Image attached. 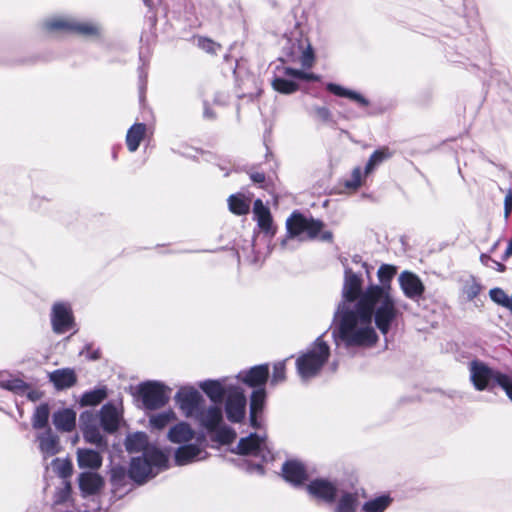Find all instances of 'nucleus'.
Masks as SVG:
<instances>
[{
  "label": "nucleus",
  "mask_w": 512,
  "mask_h": 512,
  "mask_svg": "<svg viewBox=\"0 0 512 512\" xmlns=\"http://www.w3.org/2000/svg\"><path fill=\"white\" fill-rule=\"evenodd\" d=\"M252 471H256L259 474H263L264 473V469H263V466L261 464L253 465L252 466Z\"/></svg>",
  "instance_id": "nucleus-59"
},
{
  "label": "nucleus",
  "mask_w": 512,
  "mask_h": 512,
  "mask_svg": "<svg viewBox=\"0 0 512 512\" xmlns=\"http://www.w3.org/2000/svg\"><path fill=\"white\" fill-rule=\"evenodd\" d=\"M213 432L215 433L213 439L221 444H230L236 438V432L225 425L220 424Z\"/></svg>",
  "instance_id": "nucleus-42"
},
{
  "label": "nucleus",
  "mask_w": 512,
  "mask_h": 512,
  "mask_svg": "<svg viewBox=\"0 0 512 512\" xmlns=\"http://www.w3.org/2000/svg\"><path fill=\"white\" fill-rule=\"evenodd\" d=\"M512 211V191L509 190L504 198V218L508 219Z\"/></svg>",
  "instance_id": "nucleus-54"
},
{
  "label": "nucleus",
  "mask_w": 512,
  "mask_h": 512,
  "mask_svg": "<svg viewBox=\"0 0 512 512\" xmlns=\"http://www.w3.org/2000/svg\"><path fill=\"white\" fill-rule=\"evenodd\" d=\"M80 428L86 442L98 448H106L107 442L96 425V418L92 412H83L79 417Z\"/></svg>",
  "instance_id": "nucleus-11"
},
{
  "label": "nucleus",
  "mask_w": 512,
  "mask_h": 512,
  "mask_svg": "<svg viewBox=\"0 0 512 512\" xmlns=\"http://www.w3.org/2000/svg\"><path fill=\"white\" fill-rule=\"evenodd\" d=\"M498 268H499L500 270H503V269H504V265H502V264H499V263H498Z\"/></svg>",
  "instance_id": "nucleus-62"
},
{
  "label": "nucleus",
  "mask_w": 512,
  "mask_h": 512,
  "mask_svg": "<svg viewBox=\"0 0 512 512\" xmlns=\"http://www.w3.org/2000/svg\"><path fill=\"white\" fill-rule=\"evenodd\" d=\"M51 324L56 334H63L74 325L71 305L67 302H55L51 308Z\"/></svg>",
  "instance_id": "nucleus-9"
},
{
  "label": "nucleus",
  "mask_w": 512,
  "mask_h": 512,
  "mask_svg": "<svg viewBox=\"0 0 512 512\" xmlns=\"http://www.w3.org/2000/svg\"><path fill=\"white\" fill-rule=\"evenodd\" d=\"M392 498L389 495H381L366 501L362 505L361 512H384L391 504Z\"/></svg>",
  "instance_id": "nucleus-37"
},
{
  "label": "nucleus",
  "mask_w": 512,
  "mask_h": 512,
  "mask_svg": "<svg viewBox=\"0 0 512 512\" xmlns=\"http://www.w3.org/2000/svg\"><path fill=\"white\" fill-rule=\"evenodd\" d=\"M49 380L56 389L62 390L72 387L76 383V375L72 369L63 368L54 370L49 374Z\"/></svg>",
  "instance_id": "nucleus-27"
},
{
  "label": "nucleus",
  "mask_w": 512,
  "mask_h": 512,
  "mask_svg": "<svg viewBox=\"0 0 512 512\" xmlns=\"http://www.w3.org/2000/svg\"><path fill=\"white\" fill-rule=\"evenodd\" d=\"M195 418L203 428L212 432L223 422L222 409L216 405L205 409L200 408Z\"/></svg>",
  "instance_id": "nucleus-17"
},
{
  "label": "nucleus",
  "mask_w": 512,
  "mask_h": 512,
  "mask_svg": "<svg viewBox=\"0 0 512 512\" xmlns=\"http://www.w3.org/2000/svg\"><path fill=\"white\" fill-rule=\"evenodd\" d=\"M107 397L106 388H98L85 392L80 400L81 406H96Z\"/></svg>",
  "instance_id": "nucleus-38"
},
{
  "label": "nucleus",
  "mask_w": 512,
  "mask_h": 512,
  "mask_svg": "<svg viewBox=\"0 0 512 512\" xmlns=\"http://www.w3.org/2000/svg\"><path fill=\"white\" fill-rule=\"evenodd\" d=\"M39 448L44 457H51L57 454L60 450L59 439L54 435L51 430L40 434L38 436Z\"/></svg>",
  "instance_id": "nucleus-30"
},
{
  "label": "nucleus",
  "mask_w": 512,
  "mask_h": 512,
  "mask_svg": "<svg viewBox=\"0 0 512 512\" xmlns=\"http://www.w3.org/2000/svg\"><path fill=\"white\" fill-rule=\"evenodd\" d=\"M198 46L207 53L216 54L220 49V45L208 38H199Z\"/></svg>",
  "instance_id": "nucleus-50"
},
{
  "label": "nucleus",
  "mask_w": 512,
  "mask_h": 512,
  "mask_svg": "<svg viewBox=\"0 0 512 512\" xmlns=\"http://www.w3.org/2000/svg\"><path fill=\"white\" fill-rule=\"evenodd\" d=\"M236 449V453L239 455H250L261 457L263 460L266 459V441L256 433H251L249 436L241 438Z\"/></svg>",
  "instance_id": "nucleus-15"
},
{
  "label": "nucleus",
  "mask_w": 512,
  "mask_h": 512,
  "mask_svg": "<svg viewBox=\"0 0 512 512\" xmlns=\"http://www.w3.org/2000/svg\"><path fill=\"white\" fill-rule=\"evenodd\" d=\"M178 408L185 417H195L201 408L203 397L198 390L191 386L181 387L174 396Z\"/></svg>",
  "instance_id": "nucleus-8"
},
{
  "label": "nucleus",
  "mask_w": 512,
  "mask_h": 512,
  "mask_svg": "<svg viewBox=\"0 0 512 512\" xmlns=\"http://www.w3.org/2000/svg\"><path fill=\"white\" fill-rule=\"evenodd\" d=\"M498 386L501 387L512 402V379L504 374L498 378Z\"/></svg>",
  "instance_id": "nucleus-52"
},
{
  "label": "nucleus",
  "mask_w": 512,
  "mask_h": 512,
  "mask_svg": "<svg viewBox=\"0 0 512 512\" xmlns=\"http://www.w3.org/2000/svg\"><path fill=\"white\" fill-rule=\"evenodd\" d=\"M126 450L130 453L134 452H145V450L150 448H156L152 446L148 442V436L144 432H136L134 434L128 435L125 440Z\"/></svg>",
  "instance_id": "nucleus-31"
},
{
  "label": "nucleus",
  "mask_w": 512,
  "mask_h": 512,
  "mask_svg": "<svg viewBox=\"0 0 512 512\" xmlns=\"http://www.w3.org/2000/svg\"><path fill=\"white\" fill-rule=\"evenodd\" d=\"M361 169L356 167L352 171L351 179L345 182V186L350 189H357L361 185Z\"/></svg>",
  "instance_id": "nucleus-51"
},
{
  "label": "nucleus",
  "mask_w": 512,
  "mask_h": 512,
  "mask_svg": "<svg viewBox=\"0 0 512 512\" xmlns=\"http://www.w3.org/2000/svg\"><path fill=\"white\" fill-rule=\"evenodd\" d=\"M120 418V412L114 404L107 403L102 406L100 410V423L106 432H115L119 427Z\"/></svg>",
  "instance_id": "nucleus-20"
},
{
  "label": "nucleus",
  "mask_w": 512,
  "mask_h": 512,
  "mask_svg": "<svg viewBox=\"0 0 512 512\" xmlns=\"http://www.w3.org/2000/svg\"><path fill=\"white\" fill-rule=\"evenodd\" d=\"M481 291V285L474 277H470L463 286V293L467 296L468 300H473Z\"/></svg>",
  "instance_id": "nucleus-45"
},
{
  "label": "nucleus",
  "mask_w": 512,
  "mask_h": 512,
  "mask_svg": "<svg viewBox=\"0 0 512 512\" xmlns=\"http://www.w3.org/2000/svg\"><path fill=\"white\" fill-rule=\"evenodd\" d=\"M289 57L291 61L298 60L301 65L306 68L311 67L314 61L313 50L307 41H298L293 44Z\"/></svg>",
  "instance_id": "nucleus-22"
},
{
  "label": "nucleus",
  "mask_w": 512,
  "mask_h": 512,
  "mask_svg": "<svg viewBox=\"0 0 512 512\" xmlns=\"http://www.w3.org/2000/svg\"><path fill=\"white\" fill-rule=\"evenodd\" d=\"M180 154L184 156H191L190 149L186 148L185 151H178Z\"/></svg>",
  "instance_id": "nucleus-61"
},
{
  "label": "nucleus",
  "mask_w": 512,
  "mask_h": 512,
  "mask_svg": "<svg viewBox=\"0 0 512 512\" xmlns=\"http://www.w3.org/2000/svg\"><path fill=\"white\" fill-rule=\"evenodd\" d=\"M307 493L315 500L326 504L334 503L339 495L337 481L328 478H315L306 485Z\"/></svg>",
  "instance_id": "nucleus-7"
},
{
  "label": "nucleus",
  "mask_w": 512,
  "mask_h": 512,
  "mask_svg": "<svg viewBox=\"0 0 512 512\" xmlns=\"http://www.w3.org/2000/svg\"><path fill=\"white\" fill-rule=\"evenodd\" d=\"M53 471L61 478H67L72 474V464L67 459L56 458L51 462Z\"/></svg>",
  "instance_id": "nucleus-44"
},
{
  "label": "nucleus",
  "mask_w": 512,
  "mask_h": 512,
  "mask_svg": "<svg viewBox=\"0 0 512 512\" xmlns=\"http://www.w3.org/2000/svg\"><path fill=\"white\" fill-rule=\"evenodd\" d=\"M52 419L56 429L63 432H71L76 426V413L70 408L54 412Z\"/></svg>",
  "instance_id": "nucleus-24"
},
{
  "label": "nucleus",
  "mask_w": 512,
  "mask_h": 512,
  "mask_svg": "<svg viewBox=\"0 0 512 512\" xmlns=\"http://www.w3.org/2000/svg\"><path fill=\"white\" fill-rule=\"evenodd\" d=\"M50 415V409L48 404L43 403L39 405L33 414L32 418V426L35 429L45 428L48 424V419Z\"/></svg>",
  "instance_id": "nucleus-40"
},
{
  "label": "nucleus",
  "mask_w": 512,
  "mask_h": 512,
  "mask_svg": "<svg viewBox=\"0 0 512 512\" xmlns=\"http://www.w3.org/2000/svg\"><path fill=\"white\" fill-rule=\"evenodd\" d=\"M204 116L207 117V118H212L213 114H212V112L208 108H205Z\"/></svg>",
  "instance_id": "nucleus-60"
},
{
  "label": "nucleus",
  "mask_w": 512,
  "mask_h": 512,
  "mask_svg": "<svg viewBox=\"0 0 512 512\" xmlns=\"http://www.w3.org/2000/svg\"><path fill=\"white\" fill-rule=\"evenodd\" d=\"M326 89L336 96L349 98V99L357 102L361 106L369 105V100L366 99L363 95H361L360 93H358L356 91L349 90L341 85H338L335 83H328L326 85Z\"/></svg>",
  "instance_id": "nucleus-33"
},
{
  "label": "nucleus",
  "mask_w": 512,
  "mask_h": 512,
  "mask_svg": "<svg viewBox=\"0 0 512 512\" xmlns=\"http://www.w3.org/2000/svg\"><path fill=\"white\" fill-rule=\"evenodd\" d=\"M253 213L259 228L265 233H275L270 210L263 204L261 199L254 202Z\"/></svg>",
  "instance_id": "nucleus-21"
},
{
  "label": "nucleus",
  "mask_w": 512,
  "mask_h": 512,
  "mask_svg": "<svg viewBox=\"0 0 512 512\" xmlns=\"http://www.w3.org/2000/svg\"><path fill=\"white\" fill-rule=\"evenodd\" d=\"M284 479L294 486L302 485L308 478L304 464L298 460H288L282 466Z\"/></svg>",
  "instance_id": "nucleus-16"
},
{
  "label": "nucleus",
  "mask_w": 512,
  "mask_h": 512,
  "mask_svg": "<svg viewBox=\"0 0 512 512\" xmlns=\"http://www.w3.org/2000/svg\"><path fill=\"white\" fill-rule=\"evenodd\" d=\"M324 223L319 219L305 217L299 212H293L286 220L287 235L281 241V248L286 249L290 239H315L322 231Z\"/></svg>",
  "instance_id": "nucleus-4"
},
{
  "label": "nucleus",
  "mask_w": 512,
  "mask_h": 512,
  "mask_svg": "<svg viewBox=\"0 0 512 512\" xmlns=\"http://www.w3.org/2000/svg\"><path fill=\"white\" fill-rule=\"evenodd\" d=\"M68 503H72L70 499V485L65 484L64 487L56 492L53 505H67Z\"/></svg>",
  "instance_id": "nucleus-49"
},
{
  "label": "nucleus",
  "mask_w": 512,
  "mask_h": 512,
  "mask_svg": "<svg viewBox=\"0 0 512 512\" xmlns=\"http://www.w3.org/2000/svg\"><path fill=\"white\" fill-rule=\"evenodd\" d=\"M269 376V367L267 364L257 365L248 371H242L237 378L250 387H261L266 383Z\"/></svg>",
  "instance_id": "nucleus-18"
},
{
  "label": "nucleus",
  "mask_w": 512,
  "mask_h": 512,
  "mask_svg": "<svg viewBox=\"0 0 512 512\" xmlns=\"http://www.w3.org/2000/svg\"><path fill=\"white\" fill-rule=\"evenodd\" d=\"M398 282L403 294L411 300L420 299L425 291L422 280L413 272L407 270L401 272Z\"/></svg>",
  "instance_id": "nucleus-13"
},
{
  "label": "nucleus",
  "mask_w": 512,
  "mask_h": 512,
  "mask_svg": "<svg viewBox=\"0 0 512 512\" xmlns=\"http://www.w3.org/2000/svg\"><path fill=\"white\" fill-rule=\"evenodd\" d=\"M229 210L236 215H245L249 212L250 205L243 195H230L228 198Z\"/></svg>",
  "instance_id": "nucleus-39"
},
{
  "label": "nucleus",
  "mask_w": 512,
  "mask_h": 512,
  "mask_svg": "<svg viewBox=\"0 0 512 512\" xmlns=\"http://www.w3.org/2000/svg\"><path fill=\"white\" fill-rule=\"evenodd\" d=\"M236 386L237 385L230 382L228 378L205 380L199 383L200 389L214 404L222 403L224 396H228L230 391Z\"/></svg>",
  "instance_id": "nucleus-12"
},
{
  "label": "nucleus",
  "mask_w": 512,
  "mask_h": 512,
  "mask_svg": "<svg viewBox=\"0 0 512 512\" xmlns=\"http://www.w3.org/2000/svg\"><path fill=\"white\" fill-rule=\"evenodd\" d=\"M359 497L355 492L344 491L336 499L332 512H357Z\"/></svg>",
  "instance_id": "nucleus-28"
},
{
  "label": "nucleus",
  "mask_w": 512,
  "mask_h": 512,
  "mask_svg": "<svg viewBox=\"0 0 512 512\" xmlns=\"http://www.w3.org/2000/svg\"><path fill=\"white\" fill-rule=\"evenodd\" d=\"M102 461V456L95 450L87 448L77 450V464L81 469L97 470L101 467Z\"/></svg>",
  "instance_id": "nucleus-23"
},
{
  "label": "nucleus",
  "mask_w": 512,
  "mask_h": 512,
  "mask_svg": "<svg viewBox=\"0 0 512 512\" xmlns=\"http://www.w3.org/2000/svg\"><path fill=\"white\" fill-rule=\"evenodd\" d=\"M146 133V125L143 123H136L132 125L126 134V144L130 152H135Z\"/></svg>",
  "instance_id": "nucleus-34"
},
{
  "label": "nucleus",
  "mask_w": 512,
  "mask_h": 512,
  "mask_svg": "<svg viewBox=\"0 0 512 512\" xmlns=\"http://www.w3.org/2000/svg\"><path fill=\"white\" fill-rule=\"evenodd\" d=\"M54 512H74L75 506L73 503H68L67 505H53Z\"/></svg>",
  "instance_id": "nucleus-56"
},
{
  "label": "nucleus",
  "mask_w": 512,
  "mask_h": 512,
  "mask_svg": "<svg viewBox=\"0 0 512 512\" xmlns=\"http://www.w3.org/2000/svg\"><path fill=\"white\" fill-rule=\"evenodd\" d=\"M313 114L318 120H320L322 122H329L331 119V112L325 106L313 107Z\"/></svg>",
  "instance_id": "nucleus-53"
},
{
  "label": "nucleus",
  "mask_w": 512,
  "mask_h": 512,
  "mask_svg": "<svg viewBox=\"0 0 512 512\" xmlns=\"http://www.w3.org/2000/svg\"><path fill=\"white\" fill-rule=\"evenodd\" d=\"M24 382L21 380H13L5 383L3 387H5L8 390L12 391H18L24 388Z\"/></svg>",
  "instance_id": "nucleus-55"
},
{
  "label": "nucleus",
  "mask_w": 512,
  "mask_h": 512,
  "mask_svg": "<svg viewBox=\"0 0 512 512\" xmlns=\"http://www.w3.org/2000/svg\"><path fill=\"white\" fill-rule=\"evenodd\" d=\"M167 456L158 448L145 450L142 456L134 457L130 463V477L137 484H143L167 467Z\"/></svg>",
  "instance_id": "nucleus-3"
},
{
  "label": "nucleus",
  "mask_w": 512,
  "mask_h": 512,
  "mask_svg": "<svg viewBox=\"0 0 512 512\" xmlns=\"http://www.w3.org/2000/svg\"><path fill=\"white\" fill-rule=\"evenodd\" d=\"M353 262L360 269L344 267L341 300L334 312L332 336L338 348H370L379 340L373 322L385 336L400 313L390 285L396 268L382 264L377 271L380 285L371 284L364 288L363 273L369 272L368 265L359 256H354Z\"/></svg>",
  "instance_id": "nucleus-1"
},
{
  "label": "nucleus",
  "mask_w": 512,
  "mask_h": 512,
  "mask_svg": "<svg viewBox=\"0 0 512 512\" xmlns=\"http://www.w3.org/2000/svg\"><path fill=\"white\" fill-rule=\"evenodd\" d=\"M74 17L52 16L46 18L42 26L48 32H69L71 33Z\"/></svg>",
  "instance_id": "nucleus-29"
},
{
  "label": "nucleus",
  "mask_w": 512,
  "mask_h": 512,
  "mask_svg": "<svg viewBox=\"0 0 512 512\" xmlns=\"http://www.w3.org/2000/svg\"><path fill=\"white\" fill-rule=\"evenodd\" d=\"M170 389L157 381H148L139 386V394L146 409L156 410L169 401Z\"/></svg>",
  "instance_id": "nucleus-5"
},
{
  "label": "nucleus",
  "mask_w": 512,
  "mask_h": 512,
  "mask_svg": "<svg viewBox=\"0 0 512 512\" xmlns=\"http://www.w3.org/2000/svg\"><path fill=\"white\" fill-rule=\"evenodd\" d=\"M130 472L127 474L123 466L115 465L110 470L111 491L115 498L120 499L132 489Z\"/></svg>",
  "instance_id": "nucleus-14"
},
{
  "label": "nucleus",
  "mask_w": 512,
  "mask_h": 512,
  "mask_svg": "<svg viewBox=\"0 0 512 512\" xmlns=\"http://www.w3.org/2000/svg\"><path fill=\"white\" fill-rule=\"evenodd\" d=\"M71 33L84 37H98L101 33V26L96 22L80 21L74 18Z\"/></svg>",
  "instance_id": "nucleus-32"
},
{
  "label": "nucleus",
  "mask_w": 512,
  "mask_h": 512,
  "mask_svg": "<svg viewBox=\"0 0 512 512\" xmlns=\"http://www.w3.org/2000/svg\"><path fill=\"white\" fill-rule=\"evenodd\" d=\"M176 413L169 409L149 417V425L153 430H162L172 422L176 421Z\"/></svg>",
  "instance_id": "nucleus-36"
},
{
  "label": "nucleus",
  "mask_w": 512,
  "mask_h": 512,
  "mask_svg": "<svg viewBox=\"0 0 512 512\" xmlns=\"http://www.w3.org/2000/svg\"><path fill=\"white\" fill-rule=\"evenodd\" d=\"M203 449L197 444H184L178 447L174 453L176 465L184 466L205 458Z\"/></svg>",
  "instance_id": "nucleus-19"
},
{
  "label": "nucleus",
  "mask_w": 512,
  "mask_h": 512,
  "mask_svg": "<svg viewBox=\"0 0 512 512\" xmlns=\"http://www.w3.org/2000/svg\"><path fill=\"white\" fill-rule=\"evenodd\" d=\"M250 179L254 183L261 184V183H263L265 181V174L262 173V172H254V173L250 174Z\"/></svg>",
  "instance_id": "nucleus-57"
},
{
  "label": "nucleus",
  "mask_w": 512,
  "mask_h": 512,
  "mask_svg": "<svg viewBox=\"0 0 512 512\" xmlns=\"http://www.w3.org/2000/svg\"><path fill=\"white\" fill-rule=\"evenodd\" d=\"M286 379V367L285 362H277L273 366V373L270 380V384L273 386L278 385L279 383L284 382Z\"/></svg>",
  "instance_id": "nucleus-46"
},
{
  "label": "nucleus",
  "mask_w": 512,
  "mask_h": 512,
  "mask_svg": "<svg viewBox=\"0 0 512 512\" xmlns=\"http://www.w3.org/2000/svg\"><path fill=\"white\" fill-rule=\"evenodd\" d=\"M390 157L391 153L387 148L374 151L365 166V174L371 173L377 165Z\"/></svg>",
  "instance_id": "nucleus-41"
},
{
  "label": "nucleus",
  "mask_w": 512,
  "mask_h": 512,
  "mask_svg": "<svg viewBox=\"0 0 512 512\" xmlns=\"http://www.w3.org/2000/svg\"><path fill=\"white\" fill-rule=\"evenodd\" d=\"M266 393L264 388H258L253 391L250 399V422L253 427H257V414L263 409Z\"/></svg>",
  "instance_id": "nucleus-35"
},
{
  "label": "nucleus",
  "mask_w": 512,
  "mask_h": 512,
  "mask_svg": "<svg viewBox=\"0 0 512 512\" xmlns=\"http://www.w3.org/2000/svg\"><path fill=\"white\" fill-rule=\"evenodd\" d=\"M79 487L85 495L97 493L103 486V478L94 472H83L78 478Z\"/></svg>",
  "instance_id": "nucleus-25"
},
{
  "label": "nucleus",
  "mask_w": 512,
  "mask_h": 512,
  "mask_svg": "<svg viewBox=\"0 0 512 512\" xmlns=\"http://www.w3.org/2000/svg\"><path fill=\"white\" fill-rule=\"evenodd\" d=\"M246 411V397L241 387L238 385L232 389L226 398L225 412L229 421L238 423Z\"/></svg>",
  "instance_id": "nucleus-10"
},
{
  "label": "nucleus",
  "mask_w": 512,
  "mask_h": 512,
  "mask_svg": "<svg viewBox=\"0 0 512 512\" xmlns=\"http://www.w3.org/2000/svg\"><path fill=\"white\" fill-rule=\"evenodd\" d=\"M489 296L493 302L496 304L506 308L508 306V303L511 299V296H509L503 289L501 288H492L489 291Z\"/></svg>",
  "instance_id": "nucleus-47"
},
{
  "label": "nucleus",
  "mask_w": 512,
  "mask_h": 512,
  "mask_svg": "<svg viewBox=\"0 0 512 512\" xmlns=\"http://www.w3.org/2000/svg\"><path fill=\"white\" fill-rule=\"evenodd\" d=\"M285 75L293 78L306 80V81H318L319 76L314 73H307L302 70L293 69V68H285Z\"/></svg>",
  "instance_id": "nucleus-48"
},
{
  "label": "nucleus",
  "mask_w": 512,
  "mask_h": 512,
  "mask_svg": "<svg viewBox=\"0 0 512 512\" xmlns=\"http://www.w3.org/2000/svg\"><path fill=\"white\" fill-rule=\"evenodd\" d=\"M330 356V347L323 336H319L296 359V368L302 380H309L319 374Z\"/></svg>",
  "instance_id": "nucleus-2"
},
{
  "label": "nucleus",
  "mask_w": 512,
  "mask_h": 512,
  "mask_svg": "<svg viewBox=\"0 0 512 512\" xmlns=\"http://www.w3.org/2000/svg\"><path fill=\"white\" fill-rule=\"evenodd\" d=\"M195 432L186 422H179L172 426L167 434L170 442L176 444L188 443L194 438Z\"/></svg>",
  "instance_id": "nucleus-26"
},
{
  "label": "nucleus",
  "mask_w": 512,
  "mask_h": 512,
  "mask_svg": "<svg viewBox=\"0 0 512 512\" xmlns=\"http://www.w3.org/2000/svg\"><path fill=\"white\" fill-rule=\"evenodd\" d=\"M470 379L478 391L489 389L493 384L498 385V378L504 374L491 369L481 361H472L469 367Z\"/></svg>",
  "instance_id": "nucleus-6"
},
{
  "label": "nucleus",
  "mask_w": 512,
  "mask_h": 512,
  "mask_svg": "<svg viewBox=\"0 0 512 512\" xmlns=\"http://www.w3.org/2000/svg\"><path fill=\"white\" fill-rule=\"evenodd\" d=\"M272 86L274 90L282 94H292L298 90L297 83L282 77H276L272 81Z\"/></svg>",
  "instance_id": "nucleus-43"
},
{
  "label": "nucleus",
  "mask_w": 512,
  "mask_h": 512,
  "mask_svg": "<svg viewBox=\"0 0 512 512\" xmlns=\"http://www.w3.org/2000/svg\"><path fill=\"white\" fill-rule=\"evenodd\" d=\"M333 234L331 231H324L320 234V239L324 242L332 241Z\"/></svg>",
  "instance_id": "nucleus-58"
}]
</instances>
